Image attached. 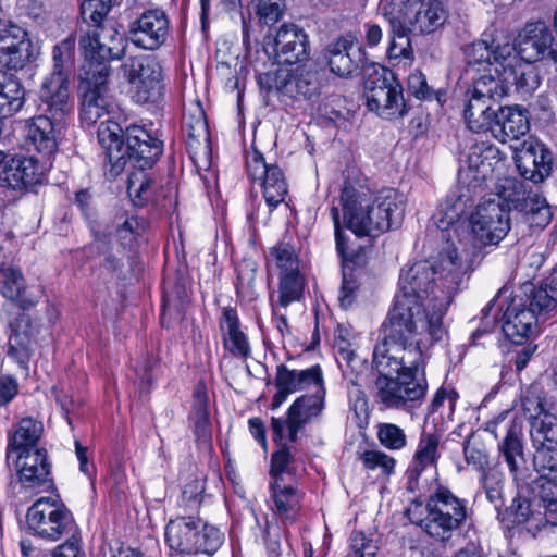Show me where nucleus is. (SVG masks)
Segmentation results:
<instances>
[{
    "mask_svg": "<svg viewBox=\"0 0 557 557\" xmlns=\"http://www.w3.org/2000/svg\"><path fill=\"white\" fill-rule=\"evenodd\" d=\"M466 272L455 246L447 247L434 262L411 264L400 273L399 292L388 315L424 326L431 341H440L445 334L443 318Z\"/></svg>",
    "mask_w": 557,
    "mask_h": 557,
    "instance_id": "obj_1",
    "label": "nucleus"
},
{
    "mask_svg": "<svg viewBox=\"0 0 557 557\" xmlns=\"http://www.w3.org/2000/svg\"><path fill=\"white\" fill-rule=\"evenodd\" d=\"M426 327L388 315L384 338L373 351L376 396L386 407L408 410L422 401L426 381L418 376L420 345L432 344Z\"/></svg>",
    "mask_w": 557,
    "mask_h": 557,
    "instance_id": "obj_2",
    "label": "nucleus"
},
{
    "mask_svg": "<svg viewBox=\"0 0 557 557\" xmlns=\"http://www.w3.org/2000/svg\"><path fill=\"white\" fill-rule=\"evenodd\" d=\"M97 138L109 163L107 175L115 178L129 163L134 170L128 174V196L136 206L147 203L153 196L154 182L146 170L162 154L163 143L141 126L132 125L123 131L119 123L109 120L100 123Z\"/></svg>",
    "mask_w": 557,
    "mask_h": 557,
    "instance_id": "obj_3",
    "label": "nucleus"
},
{
    "mask_svg": "<svg viewBox=\"0 0 557 557\" xmlns=\"http://www.w3.org/2000/svg\"><path fill=\"white\" fill-rule=\"evenodd\" d=\"M121 38L110 36V45L101 44L97 36H82L79 46L85 54V63L78 83L81 119L87 125L96 124L110 113L113 106L110 95L109 61L120 59L124 53Z\"/></svg>",
    "mask_w": 557,
    "mask_h": 557,
    "instance_id": "obj_4",
    "label": "nucleus"
},
{
    "mask_svg": "<svg viewBox=\"0 0 557 557\" xmlns=\"http://www.w3.org/2000/svg\"><path fill=\"white\" fill-rule=\"evenodd\" d=\"M344 221L357 236H377L400 226L405 205L394 189L380 191L373 199L368 191L345 186L341 197Z\"/></svg>",
    "mask_w": 557,
    "mask_h": 557,
    "instance_id": "obj_5",
    "label": "nucleus"
},
{
    "mask_svg": "<svg viewBox=\"0 0 557 557\" xmlns=\"http://www.w3.org/2000/svg\"><path fill=\"white\" fill-rule=\"evenodd\" d=\"M505 430L506 434L498 444V450L517 484L518 492L509 507L505 508L503 511L497 509V518L509 529L513 525L535 519L536 516H540L542 512L537 506L536 498L525 488V480L528 479L529 470L520 437L521 428L511 422L505 425Z\"/></svg>",
    "mask_w": 557,
    "mask_h": 557,
    "instance_id": "obj_6",
    "label": "nucleus"
},
{
    "mask_svg": "<svg viewBox=\"0 0 557 557\" xmlns=\"http://www.w3.org/2000/svg\"><path fill=\"white\" fill-rule=\"evenodd\" d=\"M420 509L421 504H412L407 509L408 519L420 525L434 542L443 547H453L458 531L467 519L465 500L448 488L440 486L426 500L424 518L418 516Z\"/></svg>",
    "mask_w": 557,
    "mask_h": 557,
    "instance_id": "obj_7",
    "label": "nucleus"
},
{
    "mask_svg": "<svg viewBox=\"0 0 557 557\" xmlns=\"http://www.w3.org/2000/svg\"><path fill=\"white\" fill-rule=\"evenodd\" d=\"M506 94L507 88L493 74H484L474 79L472 89L467 92L468 99L463 108L468 128L475 133L488 132L500 107L499 101Z\"/></svg>",
    "mask_w": 557,
    "mask_h": 557,
    "instance_id": "obj_8",
    "label": "nucleus"
},
{
    "mask_svg": "<svg viewBox=\"0 0 557 557\" xmlns=\"http://www.w3.org/2000/svg\"><path fill=\"white\" fill-rule=\"evenodd\" d=\"M165 540L177 557L198 553L211 555L221 545V533L200 518L182 517L168 523Z\"/></svg>",
    "mask_w": 557,
    "mask_h": 557,
    "instance_id": "obj_9",
    "label": "nucleus"
},
{
    "mask_svg": "<svg viewBox=\"0 0 557 557\" xmlns=\"http://www.w3.org/2000/svg\"><path fill=\"white\" fill-rule=\"evenodd\" d=\"M511 227L510 211L499 200H482L468 220V240L474 250L487 246H497Z\"/></svg>",
    "mask_w": 557,
    "mask_h": 557,
    "instance_id": "obj_10",
    "label": "nucleus"
},
{
    "mask_svg": "<svg viewBox=\"0 0 557 557\" xmlns=\"http://www.w3.org/2000/svg\"><path fill=\"white\" fill-rule=\"evenodd\" d=\"M539 287L532 283L522 286V295L511 297L506 310L502 315V329L504 334L513 343L521 344L532 336L540 320L557 311V309H542L534 302L533 295Z\"/></svg>",
    "mask_w": 557,
    "mask_h": 557,
    "instance_id": "obj_11",
    "label": "nucleus"
},
{
    "mask_svg": "<svg viewBox=\"0 0 557 557\" xmlns=\"http://www.w3.org/2000/svg\"><path fill=\"white\" fill-rule=\"evenodd\" d=\"M27 523L36 535L59 541L67 534L78 533V527L67 507L57 498L41 497L27 511Z\"/></svg>",
    "mask_w": 557,
    "mask_h": 557,
    "instance_id": "obj_12",
    "label": "nucleus"
},
{
    "mask_svg": "<svg viewBox=\"0 0 557 557\" xmlns=\"http://www.w3.org/2000/svg\"><path fill=\"white\" fill-rule=\"evenodd\" d=\"M364 97L368 108L383 119L400 117L406 113L403 86L392 71L382 70V74L364 83Z\"/></svg>",
    "mask_w": 557,
    "mask_h": 557,
    "instance_id": "obj_13",
    "label": "nucleus"
},
{
    "mask_svg": "<svg viewBox=\"0 0 557 557\" xmlns=\"http://www.w3.org/2000/svg\"><path fill=\"white\" fill-rule=\"evenodd\" d=\"M490 39H481L467 46L465 50L466 60L469 66L480 70H488L492 74V66L496 76L499 74V67H503L515 52V46L511 39L503 32H495L488 36Z\"/></svg>",
    "mask_w": 557,
    "mask_h": 557,
    "instance_id": "obj_14",
    "label": "nucleus"
},
{
    "mask_svg": "<svg viewBox=\"0 0 557 557\" xmlns=\"http://www.w3.org/2000/svg\"><path fill=\"white\" fill-rule=\"evenodd\" d=\"M259 84L269 92L276 91L294 99H311L318 95L320 88L318 74L302 69H297L295 73L280 69L274 73L261 74Z\"/></svg>",
    "mask_w": 557,
    "mask_h": 557,
    "instance_id": "obj_15",
    "label": "nucleus"
},
{
    "mask_svg": "<svg viewBox=\"0 0 557 557\" xmlns=\"http://www.w3.org/2000/svg\"><path fill=\"white\" fill-rule=\"evenodd\" d=\"M124 75L136 85L139 102L156 101L162 90V67L152 55H136L123 64Z\"/></svg>",
    "mask_w": 557,
    "mask_h": 557,
    "instance_id": "obj_16",
    "label": "nucleus"
},
{
    "mask_svg": "<svg viewBox=\"0 0 557 557\" xmlns=\"http://www.w3.org/2000/svg\"><path fill=\"white\" fill-rule=\"evenodd\" d=\"M170 34V20L161 9L144 11L128 25L131 41L146 50H157L165 44Z\"/></svg>",
    "mask_w": 557,
    "mask_h": 557,
    "instance_id": "obj_17",
    "label": "nucleus"
},
{
    "mask_svg": "<svg viewBox=\"0 0 557 557\" xmlns=\"http://www.w3.org/2000/svg\"><path fill=\"white\" fill-rule=\"evenodd\" d=\"M247 172L252 181H260L263 197L270 209L277 207L287 195V183L283 171L276 164H268L263 156L253 151L248 156Z\"/></svg>",
    "mask_w": 557,
    "mask_h": 557,
    "instance_id": "obj_18",
    "label": "nucleus"
},
{
    "mask_svg": "<svg viewBox=\"0 0 557 557\" xmlns=\"http://www.w3.org/2000/svg\"><path fill=\"white\" fill-rule=\"evenodd\" d=\"M38 99L40 114L58 122H65L74 109L69 78L46 76L40 84Z\"/></svg>",
    "mask_w": 557,
    "mask_h": 557,
    "instance_id": "obj_19",
    "label": "nucleus"
},
{
    "mask_svg": "<svg viewBox=\"0 0 557 557\" xmlns=\"http://www.w3.org/2000/svg\"><path fill=\"white\" fill-rule=\"evenodd\" d=\"M272 52L280 64L304 62L309 58L308 36L295 24L282 25L273 39Z\"/></svg>",
    "mask_w": 557,
    "mask_h": 557,
    "instance_id": "obj_20",
    "label": "nucleus"
},
{
    "mask_svg": "<svg viewBox=\"0 0 557 557\" xmlns=\"http://www.w3.org/2000/svg\"><path fill=\"white\" fill-rule=\"evenodd\" d=\"M329 66L339 77H348L366 63L363 48L352 34L341 36L327 48Z\"/></svg>",
    "mask_w": 557,
    "mask_h": 557,
    "instance_id": "obj_21",
    "label": "nucleus"
},
{
    "mask_svg": "<svg viewBox=\"0 0 557 557\" xmlns=\"http://www.w3.org/2000/svg\"><path fill=\"white\" fill-rule=\"evenodd\" d=\"M20 482L25 488L48 490L52 485L50 463L45 449H24L15 451Z\"/></svg>",
    "mask_w": 557,
    "mask_h": 557,
    "instance_id": "obj_22",
    "label": "nucleus"
},
{
    "mask_svg": "<svg viewBox=\"0 0 557 557\" xmlns=\"http://www.w3.org/2000/svg\"><path fill=\"white\" fill-rule=\"evenodd\" d=\"M46 165L34 157H14L0 170V186L14 190L30 188L40 184Z\"/></svg>",
    "mask_w": 557,
    "mask_h": 557,
    "instance_id": "obj_23",
    "label": "nucleus"
},
{
    "mask_svg": "<svg viewBox=\"0 0 557 557\" xmlns=\"http://www.w3.org/2000/svg\"><path fill=\"white\" fill-rule=\"evenodd\" d=\"M395 13L406 16V23L418 34L434 32L446 18L440 0H408L404 8Z\"/></svg>",
    "mask_w": 557,
    "mask_h": 557,
    "instance_id": "obj_24",
    "label": "nucleus"
},
{
    "mask_svg": "<svg viewBox=\"0 0 557 557\" xmlns=\"http://www.w3.org/2000/svg\"><path fill=\"white\" fill-rule=\"evenodd\" d=\"M553 165V153L542 143L530 144L516 158L519 174L534 184H541L549 177Z\"/></svg>",
    "mask_w": 557,
    "mask_h": 557,
    "instance_id": "obj_25",
    "label": "nucleus"
},
{
    "mask_svg": "<svg viewBox=\"0 0 557 557\" xmlns=\"http://www.w3.org/2000/svg\"><path fill=\"white\" fill-rule=\"evenodd\" d=\"M502 160L500 151L493 145L476 143L472 145L465 159L461 160V173L470 177L474 186H480L493 173L495 165Z\"/></svg>",
    "mask_w": 557,
    "mask_h": 557,
    "instance_id": "obj_26",
    "label": "nucleus"
},
{
    "mask_svg": "<svg viewBox=\"0 0 557 557\" xmlns=\"http://www.w3.org/2000/svg\"><path fill=\"white\" fill-rule=\"evenodd\" d=\"M553 41L554 38L546 25L537 22L527 24L512 45L520 59L532 64L546 57Z\"/></svg>",
    "mask_w": 557,
    "mask_h": 557,
    "instance_id": "obj_27",
    "label": "nucleus"
},
{
    "mask_svg": "<svg viewBox=\"0 0 557 557\" xmlns=\"http://www.w3.org/2000/svg\"><path fill=\"white\" fill-rule=\"evenodd\" d=\"M488 132L502 143L519 139L529 132L528 111L518 106H500Z\"/></svg>",
    "mask_w": 557,
    "mask_h": 557,
    "instance_id": "obj_28",
    "label": "nucleus"
},
{
    "mask_svg": "<svg viewBox=\"0 0 557 557\" xmlns=\"http://www.w3.org/2000/svg\"><path fill=\"white\" fill-rule=\"evenodd\" d=\"M312 395H304L297 398L288 409L287 430L292 442L297 440V434L301 428L313 418L321 414L324 406V392L321 384Z\"/></svg>",
    "mask_w": 557,
    "mask_h": 557,
    "instance_id": "obj_29",
    "label": "nucleus"
},
{
    "mask_svg": "<svg viewBox=\"0 0 557 557\" xmlns=\"http://www.w3.org/2000/svg\"><path fill=\"white\" fill-rule=\"evenodd\" d=\"M64 124L65 122H58L48 115L39 114L32 119L27 137L42 157L50 159L58 149L59 135Z\"/></svg>",
    "mask_w": 557,
    "mask_h": 557,
    "instance_id": "obj_30",
    "label": "nucleus"
},
{
    "mask_svg": "<svg viewBox=\"0 0 557 557\" xmlns=\"http://www.w3.org/2000/svg\"><path fill=\"white\" fill-rule=\"evenodd\" d=\"M472 202L469 188L457 187L451 190L433 215L434 224L442 232L448 231L466 213Z\"/></svg>",
    "mask_w": 557,
    "mask_h": 557,
    "instance_id": "obj_31",
    "label": "nucleus"
},
{
    "mask_svg": "<svg viewBox=\"0 0 557 557\" xmlns=\"http://www.w3.org/2000/svg\"><path fill=\"white\" fill-rule=\"evenodd\" d=\"M500 83L508 89L509 85L515 86L516 91L522 95H531L540 84L537 70L527 62L512 64L510 59L504 63L502 72L496 76Z\"/></svg>",
    "mask_w": 557,
    "mask_h": 557,
    "instance_id": "obj_32",
    "label": "nucleus"
},
{
    "mask_svg": "<svg viewBox=\"0 0 557 557\" xmlns=\"http://www.w3.org/2000/svg\"><path fill=\"white\" fill-rule=\"evenodd\" d=\"M337 361L342 368L349 396L355 398L356 404L364 405V393L360 387L361 377L368 370L366 361L358 357L354 350L345 347H339Z\"/></svg>",
    "mask_w": 557,
    "mask_h": 557,
    "instance_id": "obj_33",
    "label": "nucleus"
},
{
    "mask_svg": "<svg viewBox=\"0 0 557 557\" xmlns=\"http://www.w3.org/2000/svg\"><path fill=\"white\" fill-rule=\"evenodd\" d=\"M385 18L391 26V41L387 48L389 59H412L413 50L410 35L418 34L406 23V16L397 15L395 12H384Z\"/></svg>",
    "mask_w": 557,
    "mask_h": 557,
    "instance_id": "obj_34",
    "label": "nucleus"
},
{
    "mask_svg": "<svg viewBox=\"0 0 557 557\" xmlns=\"http://www.w3.org/2000/svg\"><path fill=\"white\" fill-rule=\"evenodd\" d=\"M26 90L14 74L0 70V116L11 117L25 104Z\"/></svg>",
    "mask_w": 557,
    "mask_h": 557,
    "instance_id": "obj_35",
    "label": "nucleus"
},
{
    "mask_svg": "<svg viewBox=\"0 0 557 557\" xmlns=\"http://www.w3.org/2000/svg\"><path fill=\"white\" fill-rule=\"evenodd\" d=\"M224 347L234 356L246 358L250 355V346L246 335L239 329L237 313L232 308H224L220 322Z\"/></svg>",
    "mask_w": 557,
    "mask_h": 557,
    "instance_id": "obj_36",
    "label": "nucleus"
},
{
    "mask_svg": "<svg viewBox=\"0 0 557 557\" xmlns=\"http://www.w3.org/2000/svg\"><path fill=\"white\" fill-rule=\"evenodd\" d=\"M516 211L522 215L523 220L532 228L543 230L550 223L553 218L546 198L532 189L522 202L516 205Z\"/></svg>",
    "mask_w": 557,
    "mask_h": 557,
    "instance_id": "obj_37",
    "label": "nucleus"
},
{
    "mask_svg": "<svg viewBox=\"0 0 557 557\" xmlns=\"http://www.w3.org/2000/svg\"><path fill=\"white\" fill-rule=\"evenodd\" d=\"M276 387L292 394L313 384L319 386L322 383L321 370L318 366L306 370H289L285 364L277 366Z\"/></svg>",
    "mask_w": 557,
    "mask_h": 557,
    "instance_id": "obj_38",
    "label": "nucleus"
},
{
    "mask_svg": "<svg viewBox=\"0 0 557 557\" xmlns=\"http://www.w3.org/2000/svg\"><path fill=\"white\" fill-rule=\"evenodd\" d=\"M184 134L191 150H197L201 146L205 150L209 148L210 134L205 111L199 103L184 115Z\"/></svg>",
    "mask_w": 557,
    "mask_h": 557,
    "instance_id": "obj_39",
    "label": "nucleus"
},
{
    "mask_svg": "<svg viewBox=\"0 0 557 557\" xmlns=\"http://www.w3.org/2000/svg\"><path fill=\"white\" fill-rule=\"evenodd\" d=\"M42 433V424L32 418H24L18 422L8 447V458L15 451L36 449V445Z\"/></svg>",
    "mask_w": 557,
    "mask_h": 557,
    "instance_id": "obj_40",
    "label": "nucleus"
},
{
    "mask_svg": "<svg viewBox=\"0 0 557 557\" xmlns=\"http://www.w3.org/2000/svg\"><path fill=\"white\" fill-rule=\"evenodd\" d=\"M191 419L195 424V434L198 441L207 443L210 440L211 426L208 410V394L202 382L197 384L194 392Z\"/></svg>",
    "mask_w": 557,
    "mask_h": 557,
    "instance_id": "obj_41",
    "label": "nucleus"
},
{
    "mask_svg": "<svg viewBox=\"0 0 557 557\" xmlns=\"http://www.w3.org/2000/svg\"><path fill=\"white\" fill-rule=\"evenodd\" d=\"M440 435L423 430L413 456L412 470L419 475L429 467H434L438 459Z\"/></svg>",
    "mask_w": 557,
    "mask_h": 557,
    "instance_id": "obj_42",
    "label": "nucleus"
},
{
    "mask_svg": "<svg viewBox=\"0 0 557 557\" xmlns=\"http://www.w3.org/2000/svg\"><path fill=\"white\" fill-rule=\"evenodd\" d=\"M111 7L112 0H83L81 3L82 18L89 27L95 28L94 30H86L83 36H97L99 41L104 44L101 40L99 30H103Z\"/></svg>",
    "mask_w": 557,
    "mask_h": 557,
    "instance_id": "obj_43",
    "label": "nucleus"
},
{
    "mask_svg": "<svg viewBox=\"0 0 557 557\" xmlns=\"http://www.w3.org/2000/svg\"><path fill=\"white\" fill-rule=\"evenodd\" d=\"M276 513L286 520H295L300 503L299 492L290 485H283L278 480L271 483Z\"/></svg>",
    "mask_w": 557,
    "mask_h": 557,
    "instance_id": "obj_44",
    "label": "nucleus"
},
{
    "mask_svg": "<svg viewBox=\"0 0 557 557\" xmlns=\"http://www.w3.org/2000/svg\"><path fill=\"white\" fill-rule=\"evenodd\" d=\"M2 294L5 298L16 302L22 309H29L35 301L26 295L25 278L16 269L3 271Z\"/></svg>",
    "mask_w": 557,
    "mask_h": 557,
    "instance_id": "obj_45",
    "label": "nucleus"
},
{
    "mask_svg": "<svg viewBox=\"0 0 557 557\" xmlns=\"http://www.w3.org/2000/svg\"><path fill=\"white\" fill-rule=\"evenodd\" d=\"M530 436L533 447H557V417L546 413L530 422Z\"/></svg>",
    "mask_w": 557,
    "mask_h": 557,
    "instance_id": "obj_46",
    "label": "nucleus"
},
{
    "mask_svg": "<svg viewBox=\"0 0 557 557\" xmlns=\"http://www.w3.org/2000/svg\"><path fill=\"white\" fill-rule=\"evenodd\" d=\"M556 479L537 476L531 483L525 481V488L536 498L539 508L545 511L557 513V483Z\"/></svg>",
    "mask_w": 557,
    "mask_h": 557,
    "instance_id": "obj_47",
    "label": "nucleus"
},
{
    "mask_svg": "<svg viewBox=\"0 0 557 557\" xmlns=\"http://www.w3.org/2000/svg\"><path fill=\"white\" fill-rule=\"evenodd\" d=\"M75 39L72 36L55 45L52 51V71L47 75L51 77L69 78L74 66Z\"/></svg>",
    "mask_w": 557,
    "mask_h": 557,
    "instance_id": "obj_48",
    "label": "nucleus"
},
{
    "mask_svg": "<svg viewBox=\"0 0 557 557\" xmlns=\"http://www.w3.org/2000/svg\"><path fill=\"white\" fill-rule=\"evenodd\" d=\"M531 189H528L527 185L516 177L506 176L499 178L495 186L496 200H502L507 203V208L516 210V205L522 202Z\"/></svg>",
    "mask_w": 557,
    "mask_h": 557,
    "instance_id": "obj_49",
    "label": "nucleus"
},
{
    "mask_svg": "<svg viewBox=\"0 0 557 557\" xmlns=\"http://www.w3.org/2000/svg\"><path fill=\"white\" fill-rule=\"evenodd\" d=\"M35 59L33 42L16 46H0V66L9 70H22Z\"/></svg>",
    "mask_w": 557,
    "mask_h": 557,
    "instance_id": "obj_50",
    "label": "nucleus"
},
{
    "mask_svg": "<svg viewBox=\"0 0 557 557\" xmlns=\"http://www.w3.org/2000/svg\"><path fill=\"white\" fill-rule=\"evenodd\" d=\"M552 405L544 389L539 385H530L521 398L522 410L529 416L531 421L550 413Z\"/></svg>",
    "mask_w": 557,
    "mask_h": 557,
    "instance_id": "obj_51",
    "label": "nucleus"
},
{
    "mask_svg": "<svg viewBox=\"0 0 557 557\" xmlns=\"http://www.w3.org/2000/svg\"><path fill=\"white\" fill-rule=\"evenodd\" d=\"M304 290V278L299 272L284 273L280 282L278 304L287 307L293 301L300 300Z\"/></svg>",
    "mask_w": 557,
    "mask_h": 557,
    "instance_id": "obj_52",
    "label": "nucleus"
},
{
    "mask_svg": "<svg viewBox=\"0 0 557 557\" xmlns=\"http://www.w3.org/2000/svg\"><path fill=\"white\" fill-rule=\"evenodd\" d=\"M533 467L540 476L557 479V447H533Z\"/></svg>",
    "mask_w": 557,
    "mask_h": 557,
    "instance_id": "obj_53",
    "label": "nucleus"
},
{
    "mask_svg": "<svg viewBox=\"0 0 557 557\" xmlns=\"http://www.w3.org/2000/svg\"><path fill=\"white\" fill-rule=\"evenodd\" d=\"M481 483L485 491L486 498L495 505L496 509H498L497 503L502 500L504 485L502 471L496 467L483 470Z\"/></svg>",
    "mask_w": 557,
    "mask_h": 557,
    "instance_id": "obj_54",
    "label": "nucleus"
},
{
    "mask_svg": "<svg viewBox=\"0 0 557 557\" xmlns=\"http://www.w3.org/2000/svg\"><path fill=\"white\" fill-rule=\"evenodd\" d=\"M379 440L388 449H400L407 443L406 434L401 428L392 423L381 424L377 432Z\"/></svg>",
    "mask_w": 557,
    "mask_h": 557,
    "instance_id": "obj_55",
    "label": "nucleus"
},
{
    "mask_svg": "<svg viewBox=\"0 0 557 557\" xmlns=\"http://www.w3.org/2000/svg\"><path fill=\"white\" fill-rule=\"evenodd\" d=\"M360 459L367 469H381L385 474L392 473L395 467V459L379 450H366L360 455Z\"/></svg>",
    "mask_w": 557,
    "mask_h": 557,
    "instance_id": "obj_56",
    "label": "nucleus"
},
{
    "mask_svg": "<svg viewBox=\"0 0 557 557\" xmlns=\"http://www.w3.org/2000/svg\"><path fill=\"white\" fill-rule=\"evenodd\" d=\"M32 42L27 33L16 24L7 21H0V46H16Z\"/></svg>",
    "mask_w": 557,
    "mask_h": 557,
    "instance_id": "obj_57",
    "label": "nucleus"
},
{
    "mask_svg": "<svg viewBox=\"0 0 557 557\" xmlns=\"http://www.w3.org/2000/svg\"><path fill=\"white\" fill-rule=\"evenodd\" d=\"M272 255L276 259L278 268L283 274L288 272H298V258L292 246L280 244L273 248Z\"/></svg>",
    "mask_w": 557,
    "mask_h": 557,
    "instance_id": "obj_58",
    "label": "nucleus"
},
{
    "mask_svg": "<svg viewBox=\"0 0 557 557\" xmlns=\"http://www.w3.org/2000/svg\"><path fill=\"white\" fill-rule=\"evenodd\" d=\"M350 547L356 557H374L377 553V544L363 532H354L350 536Z\"/></svg>",
    "mask_w": 557,
    "mask_h": 557,
    "instance_id": "obj_59",
    "label": "nucleus"
},
{
    "mask_svg": "<svg viewBox=\"0 0 557 557\" xmlns=\"http://www.w3.org/2000/svg\"><path fill=\"white\" fill-rule=\"evenodd\" d=\"M346 268L347 265H345L343 271V282L338 296L341 306L345 309L349 308L354 304L359 288V284L355 275L352 273H348Z\"/></svg>",
    "mask_w": 557,
    "mask_h": 557,
    "instance_id": "obj_60",
    "label": "nucleus"
},
{
    "mask_svg": "<svg viewBox=\"0 0 557 557\" xmlns=\"http://www.w3.org/2000/svg\"><path fill=\"white\" fill-rule=\"evenodd\" d=\"M284 0H258V14L265 24L275 23L283 14Z\"/></svg>",
    "mask_w": 557,
    "mask_h": 557,
    "instance_id": "obj_61",
    "label": "nucleus"
},
{
    "mask_svg": "<svg viewBox=\"0 0 557 557\" xmlns=\"http://www.w3.org/2000/svg\"><path fill=\"white\" fill-rule=\"evenodd\" d=\"M408 90L418 99L426 100L433 96V90L426 83L424 74L414 71L408 76Z\"/></svg>",
    "mask_w": 557,
    "mask_h": 557,
    "instance_id": "obj_62",
    "label": "nucleus"
},
{
    "mask_svg": "<svg viewBox=\"0 0 557 557\" xmlns=\"http://www.w3.org/2000/svg\"><path fill=\"white\" fill-rule=\"evenodd\" d=\"M290 454L286 447H282L272 455L270 474L274 480L281 482V476L287 471L290 462Z\"/></svg>",
    "mask_w": 557,
    "mask_h": 557,
    "instance_id": "obj_63",
    "label": "nucleus"
},
{
    "mask_svg": "<svg viewBox=\"0 0 557 557\" xmlns=\"http://www.w3.org/2000/svg\"><path fill=\"white\" fill-rule=\"evenodd\" d=\"M67 540L59 545L52 554V557H79L81 556V536L79 532L67 534Z\"/></svg>",
    "mask_w": 557,
    "mask_h": 557,
    "instance_id": "obj_64",
    "label": "nucleus"
}]
</instances>
